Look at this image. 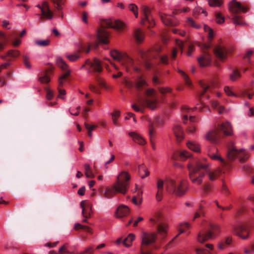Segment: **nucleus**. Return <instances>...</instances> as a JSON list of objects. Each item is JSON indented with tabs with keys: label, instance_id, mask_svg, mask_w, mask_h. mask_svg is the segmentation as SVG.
I'll use <instances>...</instances> for the list:
<instances>
[{
	"label": "nucleus",
	"instance_id": "obj_1",
	"mask_svg": "<svg viewBox=\"0 0 254 254\" xmlns=\"http://www.w3.org/2000/svg\"><path fill=\"white\" fill-rule=\"evenodd\" d=\"M131 178L130 175L126 171H121L117 177L116 182L112 188L108 187L104 191L105 196L110 198L116 192L122 194L126 193L129 187V181Z\"/></svg>",
	"mask_w": 254,
	"mask_h": 254
},
{
	"label": "nucleus",
	"instance_id": "obj_2",
	"mask_svg": "<svg viewBox=\"0 0 254 254\" xmlns=\"http://www.w3.org/2000/svg\"><path fill=\"white\" fill-rule=\"evenodd\" d=\"M208 166V163H203V160H200L196 162L195 166L190 164L189 165L190 178L191 182L196 184H201L205 175L204 172L201 170H205Z\"/></svg>",
	"mask_w": 254,
	"mask_h": 254
},
{
	"label": "nucleus",
	"instance_id": "obj_3",
	"mask_svg": "<svg viewBox=\"0 0 254 254\" xmlns=\"http://www.w3.org/2000/svg\"><path fill=\"white\" fill-rule=\"evenodd\" d=\"M165 189L169 193H174L177 196H182L188 189L187 182L180 179H169L165 182Z\"/></svg>",
	"mask_w": 254,
	"mask_h": 254
},
{
	"label": "nucleus",
	"instance_id": "obj_4",
	"mask_svg": "<svg viewBox=\"0 0 254 254\" xmlns=\"http://www.w3.org/2000/svg\"><path fill=\"white\" fill-rule=\"evenodd\" d=\"M221 230V227L218 223H209L206 230L198 234L197 241L202 243L213 239L220 234Z\"/></svg>",
	"mask_w": 254,
	"mask_h": 254
},
{
	"label": "nucleus",
	"instance_id": "obj_5",
	"mask_svg": "<svg viewBox=\"0 0 254 254\" xmlns=\"http://www.w3.org/2000/svg\"><path fill=\"white\" fill-rule=\"evenodd\" d=\"M229 9L233 13V22L234 24L240 26L246 25L242 20V17L238 14L239 12H246L247 8L246 7L242 6L236 0H232L229 4Z\"/></svg>",
	"mask_w": 254,
	"mask_h": 254
},
{
	"label": "nucleus",
	"instance_id": "obj_6",
	"mask_svg": "<svg viewBox=\"0 0 254 254\" xmlns=\"http://www.w3.org/2000/svg\"><path fill=\"white\" fill-rule=\"evenodd\" d=\"M227 157L230 159L238 158L240 162H244L248 157V153L244 149H238L233 142L231 141L228 145Z\"/></svg>",
	"mask_w": 254,
	"mask_h": 254
},
{
	"label": "nucleus",
	"instance_id": "obj_7",
	"mask_svg": "<svg viewBox=\"0 0 254 254\" xmlns=\"http://www.w3.org/2000/svg\"><path fill=\"white\" fill-rule=\"evenodd\" d=\"M235 234L242 239H247L254 230V223H237L233 226Z\"/></svg>",
	"mask_w": 254,
	"mask_h": 254
},
{
	"label": "nucleus",
	"instance_id": "obj_8",
	"mask_svg": "<svg viewBox=\"0 0 254 254\" xmlns=\"http://www.w3.org/2000/svg\"><path fill=\"white\" fill-rule=\"evenodd\" d=\"M141 238L142 242L140 254H152L150 252L148 251V249L155 242L156 240V234L144 232L142 233Z\"/></svg>",
	"mask_w": 254,
	"mask_h": 254
},
{
	"label": "nucleus",
	"instance_id": "obj_9",
	"mask_svg": "<svg viewBox=\"0 0 254 254\" xmlns=\"http://www.w3.org/2000/svg\"><path fill=\"white\" fill-rule=\"evenodd\" d=\"M110 55L115 60L119 62L127 70L128 67L132 65V60L125 53H121L117 50H113L110 52Z\"/></svg>",
	"mask_w": 254,
	"mask_h": 254
},
{
	"label": "nucleus",
	"instance_id": "obj_10",
	"mask_svg": "<svg viewBox=\"0 0 254 254\" xmlns=\"http://www.w3.org/2000/svg\"><path fill=\"white\" fill-rule=\"evenodd\" d=\"M157 103L158 102L155 99L150 100L147 99V98H142L139 101V104L141 107L140 108L137 107L134 104H132L131 107L136 112H142L143 108L145 107H146L151 110H154L157 107Z\"/></svg>",
	"mask_w": 254,
	"mask_h": 254
},
{
	"label": "nucleus",
	"instance_id": "obj_11",
	"mask_svg": "<svg viewBox=\"0 0 254 254\" xmlns=\"http://www.w3.org/2000/svg\"><path fill=\"white\" fill-rule=\"evenodd\" d=\"M56 62L57 65L64 72V73L60 77L59 80V85L62 86L64 83L63 80L70 75L71 70L68 68V65L61 57H57Z\"/></svg>",
	"mask_w": 254,
	"mask_h": 254
},
{
	"label": "nucleus",
	"instance_id": "obj_12",
	"mask_svg": "<svg viewBox=\"0 0 254 254\" xmlns=\"http://www.w3.org/2000/svg\"><path fill=\"white\" fill-rule=\"evenodd\" d=\"M143 17L141 21V24H144L146 22H148L151 26L155 25L154 19L151 15L150 8L145 5H141L140 6Z\"/></svg>",
	"mask_w": 254,
	"mask_h": 254
},
{
	"label": "nucleus",
	"instance_id": "obj_13",
	"mask_svg": "<svg viewBox=\"0 0 254 254\" xmlns=\"http://www.w3.org/2000/svg\"><path fill=\"white\" fill-rule=\"evenodd\" d=\"M36 6L41 9L42 15L44 18L48 20L53 18V12L50 10L49 4L47 1H43L41 5L37 4Z\"/></svg>",
	"mask_w": 254,
	"mask_h": 254
},
{
	"label": "nucleus",
	"instance_id": "obj_14",
	"mask_svg": "<svg viewBox=\"0 0 254 254\" xmlns=\"http://www.w3.org/2000/svg\"><path fill=\"white\" fill-rule=\"evenodd\" d=\"M110 35L104 28H101L96 31V38L100 44H108Z\"/></svg>",
	"mask_w": 254,
	"mask_h": 254
},
{
	"label": "nucleus",
	"instance_id": "obj_15",
	"mask_svg": "<svg viewBox=\"0 0 254 254\" xmlns=\"http://www.w3.org/2000/svg\"><path fill=\"white\" fill-rule=\"evenodd\" d=\"M218 132L216 129H211L206 133L204 138L211 143H217L218 140Z\"/></svg>",
	"mask_w": 254,
	"mask_h": 254
},
{
	"label": "nucleus",
	"instance_id": "obj_16",
	"mask_svg": "<svg viewBox=\"0 0 254 254\" xmlns=\"http://www.w3.org/2000/svg\"><path fill=\"white\" fill-rule=\"evenodd\" d=\"M214 53L219 59L224 60L226 58L227 50L224 47L217 45L214 48Z\"/></svg>",
	"mask_w": 254,
	"mask_h": 254
},
{
	"label": "nucleus",
	"instance_id": "obj_17",
	"mask_svg": "<svg viewBox=\"0 0 254 254\" xmlns=\"http://www.w3.org/2000/svg\"><path fill=\"white\" fill-rule=\"evenodd\" d=\"M129 213V209L128 206L122 204L117 207L115 212V216L117 218H121L127 216Z\"/></svg>",
	"mask_w": 254,
	"mask_h": 254
},
{
	"label": "nucleus",
	"instance_id": "obj_18",
	"mask_svg": "<svg viewBox=\"0 0 254 254\" xmlns=\"http://www.w3.org/2000/svg\"><path fill=\"white\" fill-rule=\"evenodd\" d=\"M106 23L108 26L117 30L123 29L125 25V24L120 20L116 19L107 20Z\"/></svg>",
	"mask_w": 254,
	"mask_h": 254
},
{
	"label": "nucleus",
	"instance_id": "obj_19",
	"mask_svg": "<svg viewBox=\"0 0 254 254\" xmlns=\"http://www.w3.org/2000/svg\"><path fill=\"white\" fill-rule=\"evenodd\" d=\"M85 64L90 66L94 72H100L102 70L100 61L96 58L93 61L87 60L85 62Z\"/></svg>",
	"mask_w": 254,
	"mask_h": 254
},
{
	"label": "nucleus",
	"instance_id": "obj_20",
	"mask_svg": "<svg viewBox=\"0 0 254 254\" xmlns=\"http://www.w3.org/2000/svg\"><path fill=\"white\" fill-rule=\"evenodd\" d=\"M254 83V80H252L251 82L245 86V89L242 90L240 92V96L245 97H247L249 99L253 98V88L251 86Z\"/></svg>",
	"mask_w": 254,
	"mask_h": 254
},
{
	"label": "nucleus",
	"instance_id": "obj_21",
	"mask_svg": "<svg viewBox=\"0 0 254 254\" xmlns=\"http://www.w3.org/2000/svg\"><path fill=\"white\" fill-rule=\"evenodd\" d=\"M80 207L82 208V213L83 216L86 218L91 213V203L86 200H83L80 203Z\"/></svg>",
	"mask_w": 254,
	"mask_h": 254
},
{
	"label": "nucleus",
	"instance_id": "obj_22",
	"mask_svg": "<svg viewBox=\"0 0 254 254\" xmlns=\"http://www.w3.org/2000/svg\"><path fill=\"white\" fill-rule=\"evenodd\" d=\"M219 128L221 130L225 135H231L233 133L232 127L231 123L228 121H226L220 124L219 125Z\"/></svg>",
	"mask_w": 254,
	"mask_h": 254
},
{
	"label": "nucleus",
	"instance_id": "obj_23",
	"mask_svg": "<svg viewBox=\"0 0 254 254\" xmlns=\"http://www.w3.org/2000/svg\"><path fill=\"white\" fill-rule=\"evenodd\" d=\"M164 186H165V184L164 183V181L161 179H157V188L158 190L156 192V197L158 201H160L161 200Z\"/></svg>",
	"mask_w": 254,
	"mask_h": 254
},
{
	"label": "nucleus",
	"instance_id": "obj_24",
	"mask_svg": "<svg viewBox=\"0 0 254 254\" xmlns=\"http://www.w3.org/2000/svg\"><path fill=\"white\" fill-rule=\"evenodd\" d=\"M197 60L200 66H206L210 64L211 57L209 54L204 53Z\"/></svg>",
	"mask_w": 254,
	"mask_h": 254
},
{
	"label": "nucleus",
	"instance_id": "obj_25",
	"mask_svg": "<svg viewBox=\"0 0 254 254\" xmlns=\"http://www.w3.org/2000/svg\"><path fill=\"white\" fill-rule=\"evenodd\" d=\"M205 247L208 250H206L203 248H196L195 249V252L196 254H212L209 250H213V246L210 244H207L205 245ZM228 254H233L230 253Z\"/></svg>",
	"mask_w": 254,
	"mask_h": 254
},
{
	"label": "nucleus",
	"instance_id": "obj_26",
	"mask_svg": "<svg viewBox=\"0 0 254 254\" xmlns=\"http://www.w3.org/2000/svg\"><path fill=\"white\" fill-rule=\"evenodd\" d=\"M208 155L211 159L219 161L223 165L225 166L227 165V163L218 153V150L217 149H216V153H214L211 151H209L208 152Z\"/></svg>",
	"mask_w": 254,
	"mask_h": 254
},
{
	"label": "nucleus",
	"instance_id": "obj_27",
	"mask_svg": "<svg viewBox=\"0 0 254 254\" xmlns=\"http://www.w3.org/2000/svg\"><path fill=\"white\" fill-rule=\"evenodd\" d=\"M149 122V124L148 125L149 131V136L150 138V140L151 144L153 143V136L154 134V129L156 126V123L158 122V120L157 119H155L154 121H152L150 119L148 120Z\"/></svg>",
	"mask_w": 254,
	"mask_h": 254
},
{
	"label": "nucleus",
	"instance_id": "obj_28",
	"mask_svg": "<svg viewBox=\"0 0 254 254\" xmlns=\"http://www.w3.org/2000/svg\"><path fill=\"white\" fill-rule=\"evenodd\" d=\"M129 135L136 143L140 145H144L146 143L144 138L136 132H130L129 133Z\"/></svg>",
	"mask_w": 254,
	"mask_h": 254
},
{
	"label": "nucleus",
	"instance_id": "obj_29",
	"mask_svg": "<svg viewBox=\"0 0 254 254\" xmlns=\"http://www.w3.org/2000/svg\"><path fill=\"white\" fill-rule=\"evenodd\" d=\"M173 132L179 141H181L184 137L183 129L179 124H176L173 128Z\"/></svg>",
	"mask_w": 254,
	"mask_h": 254
},
{
	"label": "nucleus",
	"instance_id": "obj_30",
	"mask_svg": "<svg viewBox=\"0 0 254 254\" xmlns=\"http://www.w3.org/2000/svg\"><path fill=\"white\" fill-rule=\"evenodd\" d=\"M212 107L217 110L219 114H224L228 112L226 109L222 105H220L218 101L213 100L211 102Z\"/></svg>",
	"mask_w": 254,
	"mask_h": 254
},
{
	"label": "nucleus",
	"instance_id": "obj_31",
	"mask_svg": "<svg viewBox=\"0 0 254 254\" xmlns=\"http://www.w3.org/2000/svg\"><path fill=\"white\" fill-rule=\"evenodd\" d=\"M232 242V238L231 236H228L222 240L218 244V248L220 250H223L226 246L231 245Z\"/></svg>",
	"mask_w": 254,
	"mask_h": 254
},
{
	"label": "nucleus",
	"instance_id": "obj_32",
	"mask_svg": "<svg viewBox=\"0 0 254 254\" xmlns=\"http://www.w3.org/2000/svg\"><path fill=\"white\" fill-rule=\"evenodd\" d=\"M187 145L188 147L192 151L196 152H199L200 151V147L199 143L194 141H189Z\"/></svg>",
	"mask_w": 254,
	"mask_h": 254
},
{
	"label": "nucleus",
	"instance_id": "obj_33",
	"mask_svg": "<svg viewBox=\"0 0 254 254\" xmlns=\"http://www.w3.org/2000/svg\"><path fill=\"white\" fill-rule=\"evenodd\" d=\"M167 226L164 224V223H160L157 226V232L162 237L163 239H164L167 235Z\"/></svg>",
	"mask_w": 254,
	"mask_h": 254
},
{
	"label": "nucleus",
	"instance_id": "obj_34",
	"mask_svg": "<svg viewBox=\"0 0 254 254\" xmlns=\"http://www.w3.org/2000/svg\"><path fill=\"white\" fill-rule=\"evenodd\" d=\"M206 172L209 176V178L210 181H214L216 177L222 172V170L220 168H217L214 171H206Z\"/></svg>",
	"mask_w": 254,
	"mask_h": 254
},
{
	"label": "nucleus",
	"instance_id": "obj_35",
	"mask_svg": "<svg viewBox=\"0 0 254 254\" xmlns=\"http://www.w3.org/2000/svg\"><path fill=\"white\" fill-rule=\"evenodd\" d=\"M74 229L78 231L91 232V229L89 226L82 225L81 223H75Z\"/></svg>",
	"mask_w": 254,
	"mask_h": 254
},
{
	"label": "nucleus",
	"instance_id": "obj_36",
	"mask_svg": "<svg viewBox=\"0 0 254 254\" xmlns=\"http://www.w3.org/2000/svg\"><path fill=\"white\" fill-rule=\"evenodd\" d=\"M138 171L139 175L142 179L145 178L149 175V171L144 167L143 164L140 165L138 166Z\"/></svg>",
	"mask_w": 254,
	"mask_h": 254
},
{
	"label": "nucleus",
	"instance_id": "obj_37",
	"mask_svg": "<svg viewBox=\"0 0 254 254\" xmlns=\"http://www.w3.org/2000/svg\"><path fill=\"white\" fill-rule=\"evenodd\" d=\"M134 239L135 235L132 233L129 234L126 238L124 239L123 245L127 248L130 247L131 246L132 242L134 240Z\"/></svg>",
	"mask_w": 254,
	"mask_h": 254
},
{
	"label": "nucleus",
	"instance_id": "obj_38",
	"mask_svg": "<svg viewBox=\"0 0 254 254\" xmlns=\"http://www.w3.org/2000/svg\"><path fill=\"white\" fill-rule=\"evenodd\" d=\"M203 29L205 32L208 33L207 39L209 42H210L213 39L215 33L213 30L206 25H203Z\"/></svg>",
	"mask_w": 254,
	"mask_h": 254
},
{
	"label": "nucleus",
	"instance_id": "obj_39",
	"mask_svg": "<svg viewBox=\"0 0 254 254\" xmlns=\"http://www.w3.org/2000/svg\"><path fill=\"white\" fill-rule=\"evenodd\" d=\"M193 109L189 108L186 105L182 106V113L183 114V119L184 120V123H185L186 121L188 120V116L186 114H190Z\"/></svg>",
	"mask_w": 254,
	"mask_h": 254
},
{
	"label": "nucleus",
	"instance_id": "obj_40",
	"mask_svg": "<svg viewBox=\"0 0 254 254\" xmlns=\"http://www.w3.org/2000/svg\"><path fill=\"white\" fill-rule=\"evenodd\" d=\"M186 22L189 26H190L195 29H199L201 27V25L195 22V21L191 17H188Z\"/></svg>",
	"mask_w": 254,
	"mask_h": 254
},
{
	"label": "nucleus",
	"instance_id": "obj_41",
	"mask_svg": "<svg viewBox=\"0 0 254 254\" xmlns=\"http://www.w3.org/2000/svg\"><path fill=\"white\" fill-rule=\"evenodd\" d=\"M85 170V175L88 178H93L95 177L94 174L93 173L90 165L88 164H85L84 166Z\"/></svg>",
	"mask_w": 254,
	"mask_h": 254
},
{
	"label": "nucleus",
	"instance_id": "obj_42",
	"mask_svg": "<svg viewBox=\"0 0 254 254\" xmlns=\"http://www.w3.org/2000/svg\"><path fill=\"white\" fill-rule=\"evenodd\" d=\"M127 7L128 10L133 13L135 17L137 18L138 16V8L137 6L134 3H130L128 5Z\"/></svg>",
	"mask_w": 254,
	"mask_h": 254
},
{
	"label": "nucleus",
	"instance_id": "obj_43",
	"mask_svg": "<svg viewBox=\"0 0 254 254\" xmlns=\"http://www.w3.org/2000/svg\"><path fill=\"white\" fill-rule=\"evenodd\" d=\"M19 52L16 50H10L8 51L5 55L1 56V58L2 59H5L6 57H10L11 58H15L18 56Z\"/></svg>",
	"mask_w": 254,
	"mask_h": 254
},
{
	"label": "nucleus",
	"instance_id": "obj_44",
	"mask_svg": "<svg viewBox=\"0 0 254 254\" xmlns=\"http://www.w3.org/2000/svg\"><path fill=\"white\" fill-rule=\"evenodd\" d=\"M161 18L162 22L166 25H173L174 24L172 18L168 15H161Z\"/></svg>",
	"mask_w": 254,
	"mask_h": 254
},
{
	"label": "nucleus",
	"instance_id": "obj_45",
	"mask_svg": "<svg viewBox=\"0 0 254 254\" xmlns=\"http://www.w3.org/2000/svg\"><path fill=\"white\" fill-rule=\"evenodd\" d=\"M55 4V8L58 11L60 12L63 9L62 5L64 4L63 0H52Z\"/></svg>",
	"mask_w": 254,
	"mask_h": 254
},
{
	"label": "nucleus",
	"instance_id": "obj_46",
	"mask_svg": "<svg viewBox=\"0 0 254 254\" xmlns=\"http://www.w3.org/2000/svg\"><path fill=\"white\" fill-rule=\"evenodd\" d=\"M134 36L138 42H141L143 41L144 35L140 29H137L134 33Z\"/></svg>",
	"mask_w": 254,
	"mask_h": 254
},
{
	"label": "nucleus",
	"instance_id": "obj_47",
	"mask_svg": "<svg viewBox=\"0 0 254 254\" xmlns=\"http://www.w3.org/2000/svg\"><path fill=\"white\" fill-rule=\"evenodd\" d=\"M178 71L181 74L182 77L184 79L186 84L188 86H190L191 82L188 76V75L180 69H178Z\"/></svg>",
	"mask_w": 254,
	"mask_h": 254
},
{
	"label": "nucleus",
	"instance_id": "obj_48",
	"mask_svg": "<svg viewBox=\"0 0 254 254\" xmlns=\"http://www.w3.org/2000/svg\"><path fill=\"white\" fill-rule=\"evenodd\" d=\"M120 112L119 111H116L112 114V119L113 123L114 125L117 126L118 124V119L120 116Z\"/></svg>",
	"mask_w": 254,
	"mask_h": 254
},
{
	"label": "nucleus",
	"instance_id": "obj_49",
	"mask_svg": "<svg viewBox=\"0 0 254 254\" xmlns=\"http://www.w3.org/2000/svg\"><path fill=\"white\" fill-rule=\"evenodd\" d=\"M201 13H203L205 16L207 15L206 11L199 6H196L193 9L192 14L195 17Z\"/></svg>",
	"mask_w": 254,
	"mask_h": 254
},
{
	"label": "nucleus",
	"instance_id": "obj_50",
	"mask_svg": "<svg viewBox=\"0 0 254 254\" xmlns=\"http://www.w3.org/2000/svg\"><path fill=\"white\" fill-rule=\"evenodd\" d=\"M66 57L70 62H75L80 58V56L78 53H75L72 54H67L66 55Z\"/></svg>",
	"mask_w": 254,
	"mask_h": 254
},
{
	"label": "nucleus",
	"instance_id": "obj_51",
	"mask_svg": "<svg viewBox=\"0 0 254 254\" xmlns=\"http://www.w3.org/2000/svg\"><path fill=\"white\" fill-rule=\"evenodd\" d=\"M240 77V73L237 70H234L230 74V79L232 81H235Z\"/></svg>",
	"mask_w": 254,
	"mask_h": 254
},
{
	"label": "nucleus",
	"instance_id": "obj_52",
	"mask_svg": "<svg viewBox=\"0 0 254 254\" xmlns=\"http://www.w3.org/2000/svg\"><path fill=\"white\" fill-rule=\"evenodd\" d=\"M84 126H85V128L88 130V134L89 135V137H91L92 135V131L97 126L96 125H90L87 123H85L84 124Z\"/></svg>",
	"mask_w": 254,
	"mask_h": 254
},
{
	"label": "nucleus",
	"instance_id": "obj_53",
	"mask_svg": "<svg viewBox=\"0 0 254 254\" xmlns=\"http://www.w3.org/2000/svg\"><path fill=\"white\" fill-rule=\"evenodd\" d=\"M190 227V223H181L179 228L180 234L186 232V229H189Z\"/></svg>",
	"mask_w": 254,
	"mask_h": 254
},
{
	"label": "nucleus",
	"instance_id": "obj_54",
	"mask_svg": "<svg viewBox=\"0 0 254 254\" xmlns=\"http://www.w3.org/2000/svg\"><path fill=\"white\" fill-rule=\"evenodd\" d=\"M146 81L141 77L138 78L136 86L137 88H141L144 86L147 85Z\"/></svg>",
	"mask_w": 254,
	"mask_h": 254
},
{
	"label": "nucleus",
	"instance_id": "obj_55",
	"mask_svg": "<svg viewBox=\"0 0 254 254\" xmlns=\"http://www.w3.org/2000/svg\"><path fill=\"white\" fill-rule=\"evenodd\" d=\"M146 95L148 97L152 98V99L148 98L149 99H150V100H153L154 99H157L156 97H155V90L153 88H148L146 90ZM156 100L157 101V100Z\"/></svg>",
	"mask_w": 254,
	"mask_h": 254
},
{
	"label": "nucleus",
	"instance_id": "obj_56",
	"mask_svg": "<svg viewBox=\"0 0 254 254\" xmlns=\"http://www.w3.org/2000/svg\"><path fill=\"white\" fill-rule=\"evenodd\" d=\"M35 44L41 47H45L49 45L50 41L49 40H36Z\"/></svg>",
	"mask_w": 254,
	"mask_h": 254
},
{
	"label": "nucleus",
	"instance_id": "obj_57",
	"mask_svg": "<svg viewBox=\"0 0 254 254\" xmlns=\"http://www.w3.org/2000/svg\"><path fill=\"white\" fill-rule=\"evenodd\" d=\"M191 156V153H189L186 150L182 151L180 153V157L182 160H185L189 157H190Z\"/></svg>",
	"mask_w": 254,
	"mask_h": 254
},
{
	"label": "nucleus",
	"instance_id": "obj_58",
	"mask_svg": "<svg viewBox=\"0 0 254 254\" xmlns=\"http://www.w3.org/2000/svg\"><path fill=\"white\" fill-rule=\"evenodd\" d=\"M222 1V0H209L208 3L211 6H220Z\"/></svg>",
	"mask_w": 254,
	"mask_h": 254
},
{
	"label": "nucleus",
	"instance_id": "obj_59",
	"mask_svg": "<svg viewBox=\"0 0 254 254\" xmlns=\"http://www.w3.org/2000/svg\"><path fill=\"white\" fill-rule=\"evenodd\" d=\"M199 84L203 91L202 94L206 92L207 89H209L210 88V86L206 83L203 81H200Z\"/></svg>",
	"mask_w": 254,
	"mask_h": 254
},
{
	"label": "nucleus",
	"instance_id": "obj_60",
	"mask_svg": "<svg viewBox=\"0 0 254 254\" xmlns=\"http://www.w3.org/2000/svg\"><path fill=\"white\" fill-rule=\"evenodd\" d=\"M224 92L228 96H237V95L235 94L228 86H226L224 88Z\"/></svg>",
	"mask_w": 254,
	"mask_h": 254
},
{
	"label": "nucleus",
	"instance_id": "obj_61",
	"mask_svg": "<svg viewBox=\"0 0 254 254\" xmlns=\"http://www.w3.org/2000/svg\"><path fill=\"white\" fill-rule=\"evenodd\" d=\"M216 21L218 24H221L224 21V17L220 13L216 15Z\"/></svg>",
	"mask_w": 254,
	"mask_h": 254
},
{
	"label": "nucleus",
	"instance_id": "obj_62",
	"mask_svg": "<svg viewBox=\"0 0 254 254\" xmlns=\"http://www.w3.org/2000/svg\"><path fill=\"white\" fill-rule=\"evenodd\" d=\"M200 48L202 50H206L209 49L211 47L210 43H202L199 45Z\"/></svg>",
	"mask_w": 254,
	"mask_h": 254
},
{
	"label": "nucleus",
	"instance_id": "obj_63",
	"mask_svg": "<svg viewBox=\"0 0 254 254\" xmlns=\"http://www.w3.org/2000/svg\"><path fill=\"white\" fill-rule=\"evenodd\" d=\"M244 252L247 254H250L254 253V242L250 245L249 248L245 249Z\"/></svg>",
	"mask_w": 254,
	"mask_h": 254
},
{
	"label": "nucleus",
	"instance_id": "obj_64",
	"mask_svg": "<svg viewBox=\"0 0 254 254\" xmlns=\"http://www.w3.org/2000/svg\"><path fill=\"white\" fill-rule=\"evenodd\" d=\"M39 80L40 82L45 83L49 82L50 78L47 75H43L39 77Z\"/></svg>",
	"mask_w": 254,
	"mask_h": 254
}]
</instances>
